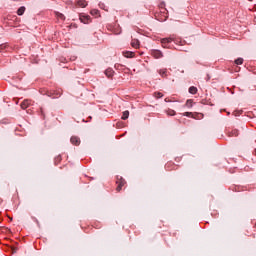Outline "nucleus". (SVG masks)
Returning a JSON list of instances; mask_svg holds the SVG:
<instances>
[{
    "mask_svg": "<svg viewBox=\"0 0 256 256\" xmlns=\"http://www.w3.org/2000/svg\"><path fill=\"white\" fill-rule=\"evenodd\" d=\"M159 75H161V77H167V69L159 70Z\"/></svg>",
    "mask_w": 256,
    "mask_h": 256,
    "instance_id": "obj_15",
    "label": "nucleus"
},
{
    "mask_svg": "<svg viewBox=\"0 0 256 256\" xmlns=\"http://www.w3.org/2000/svg\"><path fill=\"white\" fill-rule=\"evenodd\" d=\"M5 49H7V44H1L0 45V53H3V51H5Z\"/></svg>",
    "mask_w": 256,
    "mask_h": 256,
    "instance_id": "obj_21",
    "label": "nucleus"
},
{
    "mask_svg": "<svg viewBox=\"0 0 256 256\" xmlns=\"http://www.w3.org/2000/svg\"><path fill=\"white\" fill-rule=\"evenodd\" d=\"M77 6L85 8V7H87V1H85V0H78L77 1Z\"/></svg>",
    "mask_w": 256,
    "mask_h": 256,
    "instance_id": "obj_9",
    "label": "nucleus"
},
{
    "mask_svg": "<svg viewBox=\"0 0 256 256\" xmlns=\"http://www.w3.org/2000/svg\"><path fill=\"white\" fill-rule=\"evenodd\" d=\"M160 7H161V9H163L165 7V3H161Z\"/></svg>",
    "mask_w": 256,
    "mask_h": 256,
    "instance_id": "obj_24",
    "label": "nucleus"
},
{
    "mask_svg": "<svg viewBox=\"0 0 256 256\" xmlns=\"http://www.w3.org/2000/svg\"><path fill=\"white\" fill-rule=\"evenodd\" d=\"M151 55L154 57V59H161V57H163V52L160 50H152Z\"/></svg>",
    "mask_w": 256,
    "mask_h": 256,
    "instance_id": "obj_3",
    "label": "nucleus"
},
{
    "mask_svg": "<svg viewBox=\"0 0 256 256\" xmlns=\"http://www.w3.org/2000/svg\"><path fill=\"white\" fill-rule=\"evenodd\" d=\"M29 105H31V100H24L22 103H21V108L22 109H27V107H29Z\"/></svg>",
    "mask_w": 256,
    "mask_h": 256,
    "instance_id": "obj_8",
    "label": "nucleus"
},
{
    "mask_svg": "<svg viewBox=\"0 0 256 256\" xmlns=\"http://www.w3.org/2000/svg\"><path fill=\"white\" fill-rule=\"evenodd\" d=\"M254 153H255V155H256V149L254 150Z\"/></svg>",
    "mask_w": 256,
    "mask_h": 256,
    "instance_id": "obj_25",
    "label": "nucleus"
},
{
    "mask_svg": "<svg viewBox=\"0 0 256 256\" xmlns=\"http://www.w3.org/2000/svg\"><path fill=\"white\" fill-rule=\"evenodd\" d=\"M116 183H117V187H116V191H121L122 189H123V187H125V184L127 183L126 181H125V179H123V177H120V178H118L117 179V181H116Z\"/></svg>",
    "mask_w": 256,
    "mask_h": 256,
    "instance_id": "obj_1",
    "label": "nucleus"
},
{
    "mask_svg": "<svg viewBox=\"0 0 256 256\" xmlns=\"http://www.w3.org/2000/svg\"><path fill=\"white\" fill-rule=\"evenodd\" d=\"M183 117H192L193 119H195V115H193L191 112L183 113Z\"/></svg>",
    "mask_w": 256,
    "mask_h": 256,
    "instance_id": "obj_18",
    "label": "nucleus"
},
{
    "mask_svg": "<svg viewBox=\"0 0 256 256\" xmlns=\"http://www.w3.org/2000/svg\"><path fill=\"white\" fill-rule=\"evenodd\" d=\"M105 75L106 77H108V79H111V77H113V75H115V71H113V69L108 68L105 71Z\"/></svg>",
    "mask_w": 256,
    "mask_h": 256,
    "instance_id": "obj_5",
    "label": "nucleus"
},
{
    "mask_svg": "<svg viewBox=\"0 0 256 256\" xmlns=\"http://www.w3.org/2000/svg\"><path fill=\"white\" fill-rule=\"evenodd\" d=\"M25 13V6H21L18 10H17V15L21 16Z\"/></svg>",
    "mask_w": 256,
    "mask_h": 256,
    "instance_id": "obj_11",
    "label": "nucleus"
},
{
    "mask_svg": "<svg viewBox=\"0 0 256 256\" xmlns=\"http://www.w3.org/2000/svg\"><path fill=\"white\" fill-rule=\"evenodd\" d=\"M124 57H126L127 59H133V57H135V52H131V51H126L123 52Z\"/></svg>",
    "mask_w": 256,
    "mask_h": 256,
    "instance_id": "obj_6",
    "label": "nucleus"
},
{
    "mask_svg": "<svg viewBox=\"0 0 256 256\" xmlns=\"http://www.w3.org/2000/svg\"><path fill=\"white\" fill-rule=\"evenodd\" d=\"M189 93H191V95L197 94V87L191 86V87L189 88Z\"/></svg>",
    "mask_w": 256,
    "mask_h": 256,
    "instance_id": "obj_12",
    "label": "nucleus"
},
{
    "mask_svg": "<svg viewBox=\"0 0 256 256\" xmlns=\"http://www.w3.org/2000/svg\"><path fill=\"white\" fill-rule=\"evenodd\" d=\"M57 17L62 21H65V15H63L62 13H57Z\"/></svg>",
    "mask_w": 256,
    "mask_h": 256,
    "instance_id": "obj_22",
    "label": "nucleus"
},
{
    "mask_svg": "<svg viewBox=\"0 0 256 256\" xmlns=\"http://www.w3.org/2000/svg\"><path fill=\"white\" fill-rule=\"evenodd\" d=\"M172 41H173V38H172V37L163 38V39L161 40V43H162V45H167V43H172Z\"/></svg>",
    "mask_w": 256,
    "mask_h": 256,
    "instance_id": "obj_10",
    "label": "nucleus"
},
{
    "mask_svg": "<svg viewBox=\"0 0 256 256\" xmlns=\"http://www.w3.org/2000/svg\"><path fill=\"white\" fill-rule=\"evenodd\" d=\"M154 97H156V99H161V97H163V93H161V92H155V93H154Z\"/></svg>",
    "mask_w": 256,
    "mask_h": 256,
    "instance_id": "obj_19",
    "label": "nucleus"
},
{
    "mask_svg": "<svg viewBox=\"0 0 256 256\" xmlns=\"http://www.w3.org/2000/svg\"><path fill=\"white\" fill-rule=\"evenodd\" d=\"M236 65H243V58H237L235 60Z\"/></svg>",
    "mask_w": 256,
    "mask_h": 256,
    "instance_id": "obj_20",
    "label": "nucleus"
},
{
    "mask_svg": "<svg viewBox=\"0 0 256 256\" xmlns=\"http://www.w3.org/2000/svg\"><path fill=\"white\" fill-rule=\"evenodd\" d=\"M166 113H167V115H169V117H173L176 115V112L173 109L166 110Z\"/></svg>",
    "mask_w": 256,
    "mask_h": 256,
    "instance_id": "obj_13",
    "label": "nucleus"
},
{
    "mask_svg": "<svg viewBox=\"0 0 256 256\" xmlns=\"http://www.w3.org/2000/svg\"><path fill=\"white\" fill-rule=\"evenodd\" d=\"M79 19L81 23H84L85 25L91 23V16L89 15L80 14Z\"/></svg>",
    "mask_w": 256,
    "mask_h": 256,
    "instance_id": "obj_2",
    "label": "nucleus"
},
{
    "mask_svg": "<svg viewBox=\"0 0 256 256\" xmlns=\"http://www.w3.org/2000/svg\"><path fill=\"white\" fill-rule=\"evenodd\" d=\"M239 136V130H232L230 132V137H238Z\"/></svg>",
    "mask_w": 256,
    "mask_h": 256,
    "instance_id": "obj_14",
    "label": "nucleus"
},
{
    "mask_svg": "<svg viewBox=\"0 0 256 256\" xmlns=\"http://www.w3.org/2000/svg\"><path fill=\"white\" fill-rule=\"evenodd\" d=\"M70 143H72V145L79 146V145H81V139L77 136H72L70 138Z\"/></svg>",
    "mask_w": 256,
    "mask_h": 256,
    "instance_id": "obj_4",
    "label": "nucleus"
},
{
    "mask_svg": "<svg viewBox=\"0 0 256 256\" xmlns=\"http://www.w3.org/2000/svg\"><path fill=\"white\" fill-rule=\"evenodd\" d=\"M139 40L138 39H132L131 46L134 47V49H139Z\"/></svg>",
    "mask_w": 256,
    "mask_h": 256,
    "instance_id": "obj_7",
    "label": "nucleus"
},
{
    "mask_svg": "<svg viewBox=\"0 0 256 256\" xmlns=\"http://www.w3.org/2000/svg\"><path fill=\"white\" fill-rule=\"evenodd\" d=\"M186 107H188L189 109H191V107H193V101L191 99L186 101Z\"/></svg>",
    "mask_w": 256,
    "mask_h": 256,
    "instance_id": "obj_17",
    "label": "nucleus"
},
{
    "mask_svg": "<svg viewBox=\"0 0 256 256\" xmlns=\"http://www.w3.org/2000/svg\"><path fill=\"white\" fill-rule=\"evenodd\" d=\"M91 15H99V10H97V9H93V10H91Z\"/></svg>",
    "mask_w": 256,
    "mask_h": 256,
    "instance_id": "obj_23",
    "label": "nucleus"
},
{
    "mask_svg": "<svg viewBox=\"0 0 256 256\" xmlns=\"http://www.w3.org/2000/svg\"><path fill=\"white\" fill-rule=\"evenodd\" d=\"M121 119H123V121H125L126 119H129V111H124Z\"/></svg>",
    "mask_w": 256,
    "mask_h": 256,
    "instance_id": "obj_16",
    "label": "nucleus"
},
{
    "mask_svg": "<svg viewBox=\"0 0 256 256\" xmlns=\"http://www.w3.org/2000/svg\"><path fill=\"white\" fill-rule=\"evenodd\" d=\"M13 251H14V253H16L17 250H13Z\"/></svg>",
    "mask_w": 256,
    "mask_h": 256,
    "instance_id": "obj_26",
    "label": "nucleus"
}]
</instances>
